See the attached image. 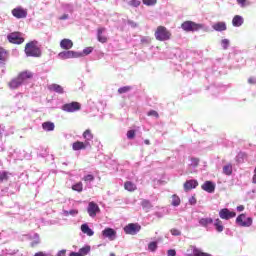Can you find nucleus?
<instances>
[{
    "instance_id": "9",
    "label": "nucleus",
    "mask_w": 256,
    "mask_h": 256,
    "mask_svg": "<svg viewBox=\"0 0 256 256\" xmlns=\"http://www.w3.org/2000/svg\"><path fill=\"white\" fill-rule=\"evenodd\" d=\"M237 216V213L230 211L227 208H223L219 211V217L220 219H225L226 221H229V219H233Z\"/></svg>"
},
{
    "instance_id": "32",
    "label": "nucleus",
    "mask_w": 256,
    "mask_h": 256,
    "mask_svg": "<svg viewBox=\"0 0 256 256\" xmlns=\"http://www.w3.org/2000/svg\"><path fill=\"white\" fill-rule=\"evenodd\" d=\"M214 226L218 233H222V231L225 229V227L223 226V221H221V219L219 218L215 220Z\"/></svg>"
},
{
    "instance_id": "30",
    "label": "nucleus",
    "mask_w": 256,
    "mask_h": 256,
    "mask_svg": "<svg viewBox=\"0 0 256 256\" xmlns=\"http://www.w3.org/2000/svg\"><path fill=\"white\" fill-rule=\"evenodd\" d=\"M44 131H55V124L53 122H44L42 124Z\"/></svg>"
},
{
    "instance_id": "36",
    "label": "nucleus",
    "mask_w": 256,
    "mask_h": 256,
    "mask_svg": "<svg viewBox=\"0 0 256 256\" xmlns=\"http://www.w3.org/2000/svg\"><path fill=\"white\" fill-rule=\"evenodd\" d=\"M89 251H91V247L90 246H85L83 248H81L79 250L80 256H85L89 253Z\"/></svg>"
},
{
    "instance_id": "16",
    "label": "nucleus",
    "mask_w": 256,
    "mask_h": 256,
    "mask_svg": "<svg viewBox=\"0 0 256 256\" xmlns=\"http://www.w3.org/2000/svg\"><path fill=\"white\" fill-rule=\"evenodd\" d=\"M190 249L192 251L191 254H188V256H212L211 254L207 252H202L201 249L197 248V246H190Z\"/></svg>"
},
{
    "instance_id": "43",
    "label": "nucleus",
    "mask_w": 256,
    "mask_h": 256,
    "mask_svg": "<svg viewBox=\"0 0 256 256\" xmlns=\"http://www.w3.org/2000/svg\"><path fill=\"white\" fill-rule=\"evenodd\" d=\"M83 181H85V182H88V181H95V176H93V175H91V174H88V175H86V176H84V178H83Z\"/></svg>"
},
{
    "instance_id": "51",
    "label": "nucleus",
    "mask_w": 256,
    "mask_h": 256,
    "mask_svg": "<svg viewBox=\"0 0 256 256\" xmlns=\"http://www.w3.org/2000/svg\"><path fill=\"white\" fill-rule=\"evenodd\" d=\"M189 203H190V205H195V203H197V199H195V197H192V198L189 200Z\"/></svg>"
},
{
    "instance_id": "53",
    "label": "nucleus",
    "mask_w": 256,
    "mask_h": 256,
    "mask_svg": "<svg viewBox=\"0 0 256 256\" xmlns=\"http://www.w3.org/2000/svg\"><path fill=\"white\" fill-rule=\"evenodd\" d=\"M65 19H69V15H68V14H63V15L60 17V20H61V21H65Z\"/></svg>"
},
{
    "instance_id": "11",
    "label": "nucleus",
    "mask_w": 256,
    "mask_h": 256,
    "mask_svg": "<svg viewBox=\"0 0 256 256\" xmlns=\"http://www.w3.org/2000/svg\"><path fill=\"white\" fill-rule=\"evenodd\" d=\"M12 15L16 19H25L27 17V10L22 7L12 9Z\"/></svg>"
},
{
    "instance_id": "62",
    "label": "nucleus",
    "mask_w": 256,
    "mask_h": 256,
    "mask_svg": "<svg viewBox=\"0 0 256 256\" xmlns=\"http://www.w3.org/2000/svg\"><path fill=\"white\" fill-rule=\"evenodd\" d=\"M0 137H1V132H0Z\"/></svg>"
},
{
    "instance_id": "40",
    "label": "nucleus",
    "mask_w": 256,
    "mask_h": 256,
    "mask_svg": "<svg viewBox=\"0 0 256 256\" xmlns=\"http://www.w3.org/2000/svg\"><path fill=\"white\" fill-rule=\"evenodd\" d=\"M143 4L151 7L153 5H157V0H143Z\"/></svg>"
},
{
    "instance_id": "23",
    "label": "nucleus",
    "mask_w": 256,
    "mask_h": 256,
    "mask_svg": "<svg viewBox=\"0 0 256 256\" xmlns=\"http://www.w3.org/2000/svg\"><path fill=\"white\" fill-rule=\"evenodd\" d=\"M124 189L130 193H133V191H137V185L131 181H126L124 183Z\"/></svg>"
},
{
    "instance_id": "15",
    "label": "nucleus",
    "mask_w": 256,
    "mask_h": 256,
    "mask_svg": "<svg viewBox=\"0 0 256 256\" xmlns=\"http://www.w3.org/2000/svg\"><path fill=\"white\" fill-rule=\"evenodd\" d=\"M103 237H107V239H110V241H113L115 239L117 232L112 228H105L102 231Z\"/></svg>"
},
{
    "instance_id": "3",
    "label": "nucleus",
    "mask_w": 256,
    "mask_h": 256,
    "mask_svg": "<svg viewBox=\"0 0 256 256\" xmlns=\"http://www.w3.org/2000/svg\"><path fill=\"white\" fill-rule=\"evenodd\" d=\"M7 39L9 43H12L13 45H21L22 43H25V38H23L21 32H12L7 35Z\"/></svg>"
},
{
    "instance_id": "19",
    "label": "nucleus",
    "mask_w": 256,
    "mask_h": 256,
    "mask_svg": "<svg viewBox=\"0 0 256 256\" xmlns=\"http://www.w3.org/2000/svg\"><path fill=\"white\" fill-rule=\"evenodd\" d=\"M9 55L7 54V50L5 48L0 47V66L5 65L7 63Z\"/></svg>"
},
{
    "instance_id": "61",
    "label": "nucleus",
    "mask_w": 256,
    "mask_h": 256,
    "mask_svg": "<svg viewBox=\"0 0 256 256\" xmlns=\"http://www.w3.org/2000/svg\"><path fill=\"white\" fill-rule=\"evenodd\" d=\"M110 256H115V253H111Z\"/></svg>"
},
{
    "instance_id": "6",
    "label": "nucleus",
    "mask_w": 256,
    "mask_h": 256,
    "mask_svg": "<svg viewBox=\"0 0 256 256\" xmlns=\"http://www.w3.org/2000/svg\"><path fill=\"white\" fill-rule=\"evenodd\" d=\"M62 111L66 113H75V111H81V103L79 102H71L62 105Z\"/></svg>"
},
{
    "instance_id": "5",
    "label": "nucleus",
    "mask_w": 256,
    "mask_h": 256,
    "mask_svg": "<svg viewBox=\"0 0 256 256\" xmlns=\"http://www.w3.org/2000/svg\"><path fill=\"white\" fill-rule=\"evenodd\" d=\"M59 59H78L79 57H83V54L71 50L62 51L58 54Z\"/></svg>"
},
{
    "instance_id": "14",
    "label": "nucleus",
    "mask_w": 256,
    "mask_h": 256,
    "mask_svg": "<svg viewBox=\"0 0 256 256\" xmlns=\"http://www.w3.org/2000/svg\"><path fill=\"white\" fill-rule=\"evenodd\" d=\"M105 31H106L105 27H100L97 29V39L99 43H107V41H109V38L107 37V35L103 34L105 33Z\"/></svg>"
},
{
    "instance_id": "22",
    "label": "nucleus",
    "mask_w": 256,
    "mask_h": 256,
    "mask_svg": "<svg viewBox=\"0 0 256 256\" xmlns=\"http://www.w3.org/2000/svg\"><path fill=\"white\" fill-rule=\"evenodd\" d=\"M8 85L10 89H17V87H21V85H23V82L19 79V76H17V78H14Z\"/></svg>"
},
{
    "instance_id": "49",
    "label": "nucleus",
    "mask_w": 256,
    "mask_h": 256,
    "mask_svg": "<svg viewBox=\"0 0 256 256\" xmlns=\"http://www.w3.org/2000/svg\"><path fill=\"white\" fill-rule=\"evenodd\" d=\"M168 256H177V251L175 249H170L167 251Z\"/></svg>"
},
{
    "instance_id": "27",
    "label": "nucleus",
    "mask_w": 256,
    "mask_h": 256,
    "mask_svg": "<svg viewBox=\"0 0 256 256\" xmlns=\"http://www.w3.org/2000/svg\"><path fill=\"white\" fill-rule=\"evenodd\" d=\"M243 17L239 16V15H235L232 19V25L233 27H241V25H243Z\"/></svg>"
},
{
    "instance_id": "29",
    "label": "nucleus",
    "mask_w": 256,
    "mask_h": 256,
    "mask_svg": "<svg viewBox=\"0 0 256 256\" xmlns=\"http://www.w3.org/2000/svg\"><path fill=\"white\" fill-rule=\"evenodd\" d=\"M211 224H213V218H201L199 220V225H201V227H209Z\"/></svg>"
},
{
    "instance_id": "33",
    "label": "nucleus",
    "mask_w": 256,
    "mask_h": 256,
    "mask_svg": "<svg viewBox=\"0 0 256 256\" xmlns=\"http://www.w3.org/2000/svg\"><path fill=\"white\" fill-rule=\"evenodd\" d=\"M9 175H11V173L7 171L0 172V183H3V181H9Z\"/></svg>"
},
{
    "instance_id": "4",
    "label": "nucleus",
    "mask_w": 256,
    "mask_h": 256,
    "mask_svg": "<svg viewBox=\"0 0 256 256\" xmlns=\"http://www.w3.org/2000/svg\"><path fill=\"white\" fill-rule=\"evenodd\" d=\"M181 27L183 31H186L187 33L191 31H199L203 29V24H197L193 21H185L181 24Z\"/></svg>"
},
{
    "instance_id": "50",
    "label": "nucleus",
    "mask_w": 256,
    "mask_h": 256,
    "mask_svg": "<svg viewBox=\"0 0 256 256\" xmlns=\"http://www.w3.org/2000/svg\"><path fill=\"white\" fill-rule=\"evenodd\" d=\"M248 83H249L250 85H255V84H256L255 78H249V79H248Z\"/></svg>"
},
{
    "instance_id": "37",
    "label": "nucleus",
    "mask_w": 256,
    "mask_h": 256,
    "mask_svg": "<svg viewBox=\"0 0 256 256\" xmlns=\"http://www.w3.org/2000/svg\"><path fill=\"white\" fill-rule=\"evenodd\" d=\"M238 5H240V7H249V5H251V2L249 0H236Z\"/></svg>"
},
{
    "instance_id": "34",
    "label": "nucleus",
    "mask_w": 256,
    "mask_h": 256,
    "mask_svg": "<svg viewBox=\"0 0 256 256\" xmlns=\"http://www.w3.org/2000/svg\"><path fill=\"white\" fill-rule=\"evenodd\" d=\"M72 191H77V193H81L83 191V183L78 182L72 186Z\"/></svg>"
},
{
    "instance_id": "24",
    "label": "nucleus",
    "mask_w": 256,
    "mask_h": 256,
    "mask_svg": "<svg viewBox=\"0 0 256 256\" xmlns=\"http://www.w3.org/2000/svg\"><path fill=\"white\" fill-rule=\"evenodd\" d=\"M81 231L85 235H88V237H93V235H95V232L91 228H89V225L87 224L81 225Z\"/></svg>"
},
{
    "instance_id": "57",
    "label": "nucleus",
    "mask_w": 256,
    "mask_h": 256,
    "mask_svg": "<svg viewBox=\"0 0 256 256\" xmlns=\"http://www.w3.org/2000/svg\"><path fill=\"white\" fill-rule=\"evenodd\" d=\"M38 243H39V242H37V241L32 242V243H31V247H36V246L38 245Z\"/></svg>"
},
{
    "instance_id": "47",
    "label": "nucleus",
    "mask_w": 256,
    "mask_h": 256,
    "mask_svg": "<svg viewBox=\"0 0 256 256\" xmlns=\"http://www.w3.org/2000/svg\"><path fill=\"white\" fill-rule=\"evenodd\" d=\"M222 47H223V49H227L229 47V40L228 39H223L222 40Z\"/></svg>"
},
{
    "instance_id": "8",
    "label": "nucleus",
    "mask_w": 256,
    "mask_h": 256,
    "mask_svg": "<svg viewBox=\"0 0 256 256\" xmlns=\"http://www.w3.org/2000/svg\"><path fill=\"white\" fill-rule=\"evenodd\" d=\"M236 223H238L240 227H251V225H253V218L251 217L246 218L245 214H240L236 218Z\"/></svg>"
},
{
    "instance_id": "45",
    "label": "nucleus",
    "mask_w": 256,
    "mask_h": 256,
    "mask_svg": "<svg viewBox=\"0 0 256 256\" xmlns=\"http://www.w3.org/2000/svg\"><path fill=\"white\" fill-rule=\"evenodd\" d=\"M127 138L128 139H135V130H129L127 132Z\"/></svg>"
},
{
    "instance_id": "59",
    "label": "nucleus",
    "mask_w": 256,
    "mask_h": 256,
    "mask_svg": "<svg viewBox=\"0 0 256 256\" xmlns=\"http://www.w3.org/2000/svg\"><path fill=\"white\" fill-rule=\"evenodd\" d=\"M145 145H151V142L149 140H144Z\"/></svg>"
},
{
    "instance_id": "2",
    "label": "nucleus",
    "mask_w": 256,
    "mask_h": 256,
    "mask_svg": "<svg viewBox=\"0 0 256 256\" xmlns=\"http://www.w3.org/2000/svg\"><path fill=\"white\" fill-rule=\"evenodd\" d=\"M173 34L165 26H158L154 32L156 41H169Z\"/></svg>"
},
{
    "instance_id": "60",
    "label": "nucleus",
    "mask_w": 256,
    "mask_h": 256,
    "mask_svg": "<svg viewBox=\"0 0 256 256\" xmlns=\"http://www.w3.org/2000/svg\"><path fill=\"white\" fill-rule=\"evenodd\" d=\"M238 157H245V154L240 153V154H238Z\"/></svg>"
},
{
    "instance_id": "38",
    "label": "nucleus",
    "mask_w": 256,
    "mask_h": 256,
    "mask_svg": "<svg viewBox=\"0 0 256 256\" xmlns=\"http://www.w3.org/2000/svg\"><path fill=\"white\" fill-rule=\"evenodd\" d=\"M131 91V86H124L118 89V93L123 95V93H129Z\"/></svg>"
},
{
    "instance_id": "35",
    "label": "nucleus",
    "mask_w": 256,
    "mask_h": 256,
    "mask_svg": "<svg viewBox=\"0 0 256 256\" xmlns=\"http://www.w3.org/2000/svg\"><path fill=\"white\" fill-rule=\"evenodd\" d=\"M172 205L174 207H179V205H181V199L179 198V196L177 195L172 196Z\"/></svg>"
},
{
    "instance_id": "48",
    "label": "nucleus",
    "mask_w": 256,
    "mask_h": 256,
    "mask_svg": "<svg viewBox=\"0 0 256 256\" xmlns=\"http://www.w3.org/2000/svg\"><path fill=\"white\" fill-rule=\"evenodd\" d=\"M191 163L194 167L199 165V158H191Z\"/></svg>"
},
{
    "instance_id": "20",
    "label": "nucleus",
    "mask_w": 256,
    "mask_h": 256,
    "mask_svg": "<svg viewBox=\"0 0 256 256\" xmlns=\"http://www.w3.org/2000/svg\"><path fill=\"white\" fill-rule=\"evenodd\" d=\"M33 78V73L29 72V71H24L21 72L18 75V79H20V81L23 83L24 81H27V79H32Z\"/></svg>"
},
{
    "instance_id": "55",
    "label": "nucleus",
    "mask_w": 256,
    "mask_h": 256,
    "mask_svg": "<svg viewBox=\"0 0 256 256\" xmlns=\"http://www.w3.org/2000/svg\"><path fill=\"white\" fill-rule=\"evenodd\" d=\"M237 211H239V212L245 211V206H243V205L238 206Z\"/></svg>"
},
{
    "instance_id": "10",
    "label": "nucleus",
    "mask_w": 256,
    "mask_h": 256,
    "mask_svg": "<svg viewBox=\"0 0 256 256\" xmlns=\"http://www.w3.org/2000/svg\"><path fill=\"white\" fill-rule=\"evenodd\" d=\"M87 212L90 217H97V213H100L101 209L99 208V205H97V203L90 202L88 204Z\"/></svg>"
},
{
    "instance_id": "28",
    "label": "nucleus",
    "mask_w": 256,
    "mask_h": 256,
    "mask_svg": "<svg viewBox=\"0 0 256 256\" xmlns=\"http://www.w3.org/2000/svg\"><path fill=\"white\" fill-rule=\"evenodd\" d=\"M50 91H55V93H59L60 95L65 93L63 87L59 84H52L49 86Z\"/></svg>"
},
{
    "instance_id": "13",
    "label": "nucleus",
    "mask_w": 256,
    "mask_h": 256,
    "mask_svg": "<svg viewBox=\"0 0 256 256\" xmlns=\"http://www.w3.org/2000/svg\"><path fill=\"white\" fill-rule=\"evenodd\" d=\"M215 183H213L212 181H205L202 185H201V189L203 191H206V193H215Z\"/></svg>"
},
{
    "instance_id": "31",
    "label": "nucleus",
    "mask_w": 256,
    "mask_h": 256,
    "mask_svg": "<svg viewBox=\"0 0 256 256\" xmlns=\"http://www.w3.org/2000/svg\"><path fill=\"white\" fill-rule=\"evenodd\" d=\"M222 171L224 175H233V165L231 163L226 164L225 166H223Z\"/></svg>"
},
{
    "instance_id": "39",
    "label": "nucleus",
    "mask_w": 256,
    "mask_h": 256,
    "mask_svg": "<svg viewBox=\"0 0 256 256\" xmlns=\"http://www.w3.org/2000/svg\"><path fill=\"white\" fill-rule=\"evenodd\" d=\"M148 250L152 251V253L157 251V242H150L148 244Z\"/></svg>"
},
{
    "instance_id": "1",
    "label": "nucleus",
    "mask_w": 256,
    "mask_h": 256,
    "mask_svg": "<svg viewBox=\"0 0 256 256\" xmlns=\"http://www.w3.org/2000/svg\"><path fill=\"white\" fill-rule=\"evenodd\" d=\"M25 53L27 57H41V47L39 46V42L31 41L25 45Z\"/></svg>"
},
{
    "instance_id": "25",
    "label": "nucleus",
    "mask_w": 256,
    "mask_h": 256,
    "mask_svg": "<svg viewBox=\"0 0 256 256\" xmlns=\"http://www.w3.org/2000/svg\"><path fill=\"white\" fill-rule=\"evenodd\" d=\"M214 31H227V24L225 22H217L212 26Z\"/></svg>"
},
{
    "instance_id": "12",
    "label": "nucleus",
    "mask_w": 256,
    "mask_h": 256,
    "mask_svg": "<svg viewBox=\"0 0 256 256\" xmlns=\"http://www.w3.org/2000/svg\"><path fill=\"white\" fill-rule=\"evenodd\" d=\"M91 143L89 142H81V141H76L72 144V149L73 151H83L89 147Z\"/></svg>"
},
{
    "instance_id": "7",
    "label": "nucleus",
    "mask_w": 256,
    "mask_h": 256,
    "mask_svg": "<svg viewBox=\"0 0 256 256\" xmlns=\"http://www.w3.org/2000/svg\"><path fill=\"white\" fill-rule=\"evenodd\" d=\"M141 231V225L137 223H130L124 227L126 235H137Z\"/></svg>"
},
{
    "instance_id": "44",
    "label": "nucleus",
    "mask_w": 256,
    "mask_h": 256,
    "mask_svg": "<svg viewBox=\"0 0 256 256\" xmlns=\"http://www.w3.org/2000/svg\"><path fill=\"white\" fill-rule=\"evenodd\" d=\"M129 5H131V7H139V5H141V1L132 0V1L129 2Z\"/></svg>"
},
{
    "instance_id": "46",
    "label": "nucleus",
    "mask_w": 256,
    "mask_h": 256,
    "mask_svg": "<svg viewBox=\"0 0 256 256\" xmlns=\"http://www.w3.org/2000/svg\"><path fill=\"white\" fill-rule=\"evenodd\" d=\"M90 53H93V47H87L83 50L84 55H90Z\"/></svg>"
},
{
    "instance_id": "42",
    "label": "nucleus",
    "mask_w": 256,
    "mask_h": 256,
    "mask_svg": "<svg viewBox=\"0 0 256 256\" xmlns=\"http://www.w3.org/2000/svg\"><path fill=\"white\" fill-rule=\"evenodd\" d=\"M170 233H171V235H173L174 237H179V236L181 235L180 230L177 229V228H172V229L170 230Z\"/></svg>"
},
{
    "instance_id": "18",
    "label": "nucleus",
    "mask_w": 256,
    "mask_h": 256,
    "mask_svg": "<svg viewBox=\"0 0 256 256\" xmlns=\"http://www.w3.org/2000/svg\"><path fill=\"white\" fill-rule=\"evenodd\" d=\"M60 47L65 51H69V49H73V41L71 39L64 38L60 41Z\"/></svg>"
},
{
    "instance_id": "21",
    "label": "nucleus",
    "mask_w": 256,
    "mask_h": 256,
    "mask_svg": "<svg viewBox=\"0 0 256 256\" xmlns=\"http://www.w3.org/2000/svg\"><path fill=\"white\" fill-rule=\"evenodd\" d=\"M141 206H142V209L144 211H146V213H149V211H151V209H153V204H151V201H149L147 199H143L141 201Z\"/></svg>"
},
{
    "instance_id": "17",
    "label": "nucleus",
    "mask_w": 256,
    "mask_h": 256,
    "mask_svg": "<svg viewBox=\"0 0 256 256\" xmlns=\"http://www.w3.org/2000/svg\"><path fill=\"white\" fill-rule=\"evenodd\" d=\"M199 186V182L197 180H188L184 183V191H191V189H196Z\"/></svg>"
},
{
    "instance_id": "52",
    "label": "nucleus",
    "mask_w": 256,
    "mask_h": 256,
    "mask_svg": "<svg viewBox=\"0 0 256 256\" xmlns=\"http://www.w3.org/2000/svg\"><path fill=\"white\" fill-rule=\"evenodd\" d=\"M79 214V210H70L69 211V215H78Z\"/></svg>"
},
{
    "instance_id": "41",
    "label": "nucleus",
    "mask_w": 256,
    "mask_h": 256,
    "mask_svg": "<svg viewBox=\"0 0 256 256\" xmlns=\"http://www.w3.org/2000/svg\"><path fill=\"white\" fill-rule=\"evenodd\" d=\"M148 117H155L156 119H159V113L155 110H150L147 113Z\"/></svg>"
},
{
    "instance_id": "54",
    "label": "nucleus",
    "mask_w": 256,
    "mask_h": 256,
    "mask_svg": "<svg viewBox=\"0 0 256 256\" xmlns=\"http://www.w3.org/2000/svg\"><path fill=\"white\" fill-rule=\"evenodd\" d=\"M67 253L66 250H60L57 254V256H65V254Z\"/></svg>"
},
{
    "instance_id": "58",
    "label": "nucleus",
    "mask_w": 256,
    "mask_h": 256,
    "mask_svg": "<svg viewBox=\"0 0 256 256\" xmlns=\"http://www.w3.org/2000/svg\"><path fill=\"white\" fill-rule=\"evenodd\" d=\"M34 256H45V253H43V252H38V253H36Z\"/></svg>"
},
{
    "instance_id": "56",
    "label": "nucleus",
    "mask_w": 256,
    "mask_h": 256,
    "mask_svg": "<svg viewBox=\"0 0 256 256\" xmlns=\"http://www.w3.org/2000/svg\"><path fill=\"white\" fill-rule=\"evenodd\" d=\"M70 256H81L80 252H71Z\"/></svg>"
},
{
    "instance_id": "26",
    "label": "nucleus",
    "mask_w": 256,
    "mask_h": 256,
    "mask_svg": "<svg viewBox=\"0 0 256 256\" xmlns=\"http://www.w3.org/2000/svg\"><path fill=\"white\" fill-rule=\"evenodd\" d=\"M93 132L91 131V129H86L83 132V139H85L84 143H89V141H93Z\"/></svg>"
}]
</instances>
